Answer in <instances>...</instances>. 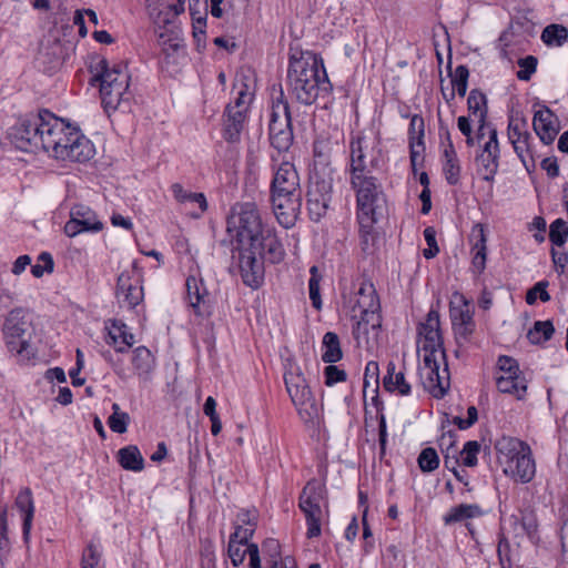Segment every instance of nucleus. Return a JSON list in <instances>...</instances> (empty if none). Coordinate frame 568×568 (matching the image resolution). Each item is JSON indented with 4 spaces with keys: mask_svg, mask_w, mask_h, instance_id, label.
<instances>
[{
    "mask_svg": "<svg viewBox=\"0 0 568 568\" xmlns=\"http://www.w3.org/2000/svg\"><path fill=\"white\" fill-rule=\"evenodd\" d=\"M417 351L422 357L419 375L424 388L435 398L449 389L450 376L440 333L439 313L430 310L418 326Z\"/></svg>",
    "mask_w": 568,
    "mask_h": 568,
    "instance_id": "2",
    "label": "nucleus"
},
{
    "mask_svg": "<svg viewBox=\"0 0 568 568\" xmlns=\"http://www.w3.org/2000/svg\"><path fill=\"white\" fill-rule=\"evenodd\" d=\"M38 262H41L42 264L38 263L36 265L31 266V273L34 277L40 278L43 276L44 272L52 273L54 268V262L52 258V255L48 252H42L38 256Z\"/></svg>",
    "mask_w": 568,
    "mask_h": 568,
    "instance_id": "54",
    "label": "nucleus"
},
{
    "mask_svg": "<svg viewBox=\"0 0 568 568\" xmlns=\"http://www.w3.org/2000/svg\"><path fill=\"white\" fill-rule=\"evenodd\" d=\"M497 368L496 386L498 390L513 395L519 400L523 399L527 392V381L520 372L517 361L506 355L499 356Z\"/></svg>",
    "mask_w": 568,
    "mask_h": 568,
    "instance_id": "14",
    "label": "nucleus"
},
{
    "mask_svg": "<svg viewBox=\"0 0 568 568\" xmlns=\"http://www.w3.org/2000/svg\"><path fill=\"white\" fill-rule=\"evenodd\" d=\"M333 143L329 139L318 138L313 144V168L310 175H317L320 179L333 180L334 169L331 156Z\"/></svg>",
    "mask_w": 568,
    "mask_h": 568,
    "instance_id": "21",
    "label": "nucleus"
},
{
    "mask_svg": "<svg viewBox=\"0 0 568 568\" xmlns=\"http://www.w3.org/2000/svg\"><path fill=\"white\" fill-rule=\"evenodd\" d=\"M186 0H176V3L170 4L169 0H145L150 17L159 26L171 24L173 19L185 10Z\"/></svg>",
    "mask_w": 568,
    "mask_h": 568,
    "instance_id": "22",
    "label": "nucleus"
},
{
    "mask_svg": "<svg viewBox=\"0 0 568 568\" xmlns=\"http://www.w3.org/2000/svg\"><path fill=\"white\" fill-rule=\"evenodd\" d=\"M311 277L308 280V294L312 305L315 310L320 311L322 308V298L320 294V282L322 280V275L320 274L318 267L313 265L310 268Z\"/></svg>",
    "mask_w": 568,
    "mask_h": 568,
    "instance_id": "44",
    "label": "nucleus"
},
{
    "mask_svg": "<svg viewBox=\"0 0 568 568\" xmlns=\"http://www.w3.org/2000/svg\"><path fill=\"white\" fill-rule=\"evenodd\" d=\"M268 136L271 145L280 153L287 152L293 144L292 114L282 90L272 103Z\"/></svg>",
    "mask_w": 568,
    "mask_h": 568,
    "instance_id": "12",
    "label": "nucleus"
},
{
    "mask_svg": "<svg viewBox=\"0 0 568 568\" xmlns=\"http://www.w3.org/2000/svg\"><path fill=\"white\" fill-rule=\"evenodd\" d=\"M263 549H268L271 551V559H270V566L267 568H280V544L275 539H267L263 544Z\"/></svg>",
    "mask_w": 568,
    "mask_h": 568,
    "instance_id": "61",
    "label": "nucleus"
},
{
    "mask_svg": "<svg viewBox=\"0 0 568 568\" xmlns=\"http://www.w3.org/2000/svg\"><path fill=\"white\" fill-rule=\"evenodd\" d=\"M63 230L67 236L74 237L81 233H99L103 230V223L88 205L74 204Z\"/></svg>",
    "mask_w": 568,
    "mask_h": 568,
    "instance_id": "18",
    "label": "nucleus"
},
{
    "mask_svg": "<svg viewBox=\"0 0 568 568\" xmlns=\"http://www.w3.org/2000/svg\"><path fill=\"white\" fill-rule=\"evenodd\" d=\"M499 153L495 150H489V146H484L481 154L476 159L478 165V173L485 181H491L498 171Z\"/></svg>",
    "mask_w": 568,
    "mask_h": 568,
    "instance_id": "35",
    "label": "nucleus"
},
{
    "mask_svg": "<svg viewBox=\"0 0 568 568\" xmlns=\"http://www.w3.org/2000/svg\"><path fill=\"white\" fill-rule=\"evenodd\" d=\"M94 79L100 82V95L106 113L122 110L130 111L133 98L130 91V74L123 64L109 65L105 59H99L95 63Z\"/></svg>",
    "mask_w": 568,
    "mask_h": 568,
    "instance_id": "7",
    "label": "nucleus"
},
{
    "mask_svg": "<svg viewBox=\"0 0 568 568\" xmlns=\"http://www.w3.org/2000/svg\"><path fill=\"white\" fill-rule=\"evenodd\" d=\"M501 532L505 535L513 534L514 537H523L520 532V519L519 515H511L501 521Z\"/></svg>",
    "mask_w": 568,
    "mask_h": 568,
    "instance_id": "60",
    "label": "nucleus"
},
{
    "mask_svg": "<svg viewBox=\"0 0 568 568\" xmlns=\"http://www.w3.org/2000/svg\"><path fill=\"white\" fill-rule=\"evenodd\" d=\"M554 113L547 106L534 114L532 125L536 134L545 144H551L558 133L552 121Z\"/></svg>",
    "mask_w": 568,
    "mask_h": 568,
    "instance_id": "27",
    "label": "nucleus"
},
{
    "mask_svg": "<svg viewBox=\"0 0 568 568\" xmlns=\"http://www.w3.org/2000/svg\"><path fill=\"white\" fill-rule=\"evenodd\" d=\"M159 43L162 45L161 69L169 75L176 74L186 60V48L182 40L168 38L160 33Z\"/></svg>",
    "mask_w": 568,
    "mask_h": 568,
    "instance_id": "20",
    "label": "nucleus"
},
{
    "mask_svg": "<svg viewBox=\"0 0 568 568\" xmlns=\"http://www.w3.org/2000/svg\"><path fill=\"white\" fill-rule=\"evenodd\" d=\"M530 140L531 138H524L511 143L515 153L520 159L527 171L534 170L536 166L530 146Z\"/></svg>",
    "mask_w": 568,
    "mask_h": 568,
    "instance_id": "41",
    "label": "nucleus"
},
{
    "mask_svg": "<svg viewBox=\"0 0 568 568\" xmlns=\"http://www.w3.org/2000/svg\"><path fill=\"white\" fill-rule=\"evenodd\" d=\"M538 60L534 55H527L518 60L520 70L517 72V78L521 81H529L531 75L536 72Z\"/></svg>",
    "mask_w": 568,
    "mask_h": 568,
    "instance_id": "51",
    "label": "nucleus"
},
{
    "mask_svg": "<svg viewBox=\"0 0 568 568\" xmlns=\"http://www.w3.org/2000/svg\"><path fill=\"white\" fill-rule=\"evenodd\" d=\"M193 27V37L196 41L197 49L205 47V28H206V17L204 14H200L199 19L192 23Z\"/></svg>",
    "mask_w": 568,
    "mask_h": 568,
    "instance_id": "58",
    "label": "nucleus"
},
{
    "mask_svg": "<svg viewBox=\"0 0 568 568\" xmlns=\"http://www.w3.org/2000/svg\"><path fill=\"white\" fill-rule=\"evenodd\" d=\"M322 361L324 363L333 364L338 362L342 356L341 343L336 333L327 332L322 341Z\"/></svg>",
    "mask_w": 568,
    "mask_h": 568,
    "instance_id": "37",
    "label": "nucleus"
},
{
    "mask_svg": "<svg viewBox=\"0 0 568 568\" xmlns=\"http://www.w3.org/2000/svg\"><path fill=\"white\" fill-rule=\"evenodd\" d=\"M503 473L521 484L530 483L536 475V462L530 446L516 437L501 436L494 445Z\"/></svg>",
    "mask_w": 568,
    "mask_h": 568,
    "instance_id": "8",
    "label": "nucleus"
},
{
    "mask_svg": "<svg viewBox=\"0 0 568 568\" xmlns=\"http://www.w3.org/2000/svg\"><path fill=\"white\" fill-rule=\"evenodd\" d=\"M423 473H432L439 466V456L433 447L424 448L417 459Z\"/></svg>",
    "mask_w": 568,
    "mask_h": 568,
    "instance_id": "47",
    "label": "nucleus"
},
{
    "mask_svg": "<svg viewBox=\"0 0 568 568\" xmlns=\"http://www.w3.org/2000/svg\"><path fill=\"white\" fill-rule=\"evenodd\" d=\"M483 515L481 508L476 504H460L452 507L443 517L444 524L449 526Z\"/></svg>",
    "mask_w": 568,
    "mask_h": 568,
    "instance_id": "34",
    "label": "nucleus"
},
{
    "mask_svg": "<svg viewBox=\"0 0 568 568\" xmlns=\"http://www.w3.org/2000/svg\"><path fill=\"white\" fill-rule=\"evenodd\" d=\"M113 413L108 418V425L110 429L118 434H123L128 429V424L130 422V417L128 413L120 412L119 404L114 403L112 405Z\"/></svg>",
    "mask_w": 568,
    "mask_h": 568,
    "instance_id": "46",
    "label": "nucleus"
},
{
    "mask_svg": "<svg viewBox=\"0 0 568 568\" xmlns=\"http://www.w3.org/2000/svg\"><path fill=\"white\" fill-rule=\"evenodd\" d=\"M397 392L400 395H408L410 393V385L407 383L403 372L395 375L393 381V393Z\"/></svg>",
    "mask_w": 568,
    "mask_h": 568,
    "instance_id": "64",
    "label": "nucleus"
},
{
    "mask_svg": "<svg viewBox=\"0 0 568 568\" xmlns=\"http://www.w3.org/2000/svg\"><path fill=\"white\" fill-rule=\"evenodd\" d=\"M227 555L234 567H239L243 564L245 556L247 555V545L240 544V541L229 540Z\"/></svg>",
    "mask_w": 568,
    "mask_h": 568,
    "instance_id": "52",
    "label": "nucleus"
},
{
    "mask_svg": "<svg viewBox=\"0 0 568 568\" xmlns=\"http://www.w3.org/2000/svg\"><path fill=\"white\" fill-rule=\"evenodd\" d=\"M408 134H409V144L410 143H424L425 122H424L423 116H420L418 114H414L410 118Z\"/></svg>",
    "mask_w": 568,
    "mask_h": 568,
    "instance_id": "50",
    "label": "nucleus"
},
{
    "mask_svg": "<svg viewBox=\"0 0 568 568\" xmlns=\"http://www.w3.org/2000/svg\"><path fill=\"white\" fill-rule=\"evenodd\" d=\"M554 333L555 327L550 321H537L528 331L527 338L531 344H541L549 341Z\"/></svg>",
    "mask_w": 568,
    "mask_h": 568,
    "instance_id": "40",
    "label": "nucleus"
},
{
    "mask_svg": "<svg viewBox=\"0 0 568 568\" xmlns=\"http://www.w3.org/2000/svg\"><path fill=\"white\" fill-rule=\"evenodd\" d=\"M101 556L100 548L95 544L90 542L83 551L81 568H104Z\"/></svg>",
    "mask_w": 568,
    "mask_h": 568,
    "instance_id": "48",
    "label": "nucleus"
},
{
    "mask_svg": "<svg viewBox=\"0 0 568 568\" xmlns=\"http://www.w3.org/2000/svg\"><path fill=\"white\" fill-rule=\"evenodd\" d=\"M285 250L274 226L268 225L247 246L240 247L239 266L243 283L252 288L264 280V263L277 264L284 260Z\"/></svg>",
    "mask_w": 568,
    "mask_h": 568,
    "instance_id": "4",
    "label": "nucleus"
},
{
    "mask_svg": "<svg viewBox=\"0 0 568 568\" xmlns=\"http://www.w3.org/2000/svg\"><path fill=\"white\" fill-rule=\"evenodd\" d=\"M345 307L353 323V336L378 341L382 316L379 298L372 283L363 282L358 290L345 301Z\"/></svg>",
    "mask_w": 568,
    "mask_h": 568,
    "instance_id": "6",
    "label": "nucleus"
},
{
    "mask_svg": "<svg viewBox=\"0 0 568 568\" xmlns=\"http://www.w3.org/2000/svg\"><path fill=\"white\" fill-rule=\"evenodd\" d=\"M132 364L139 375L149 374L155 365V358L145 346H139L133 352Z\"/></svg>",
    "mask_w": 568,
    "mask_h": 568,
    "instance_id": "38",
    "label": "nucleus"
},
{
    "mask_svg": "<svg viewBox=\"0 0 568 568\" xmlns=\"http://www.w3.org/2000/svg\"><path fill=\"white\" fill-rule=\"evenodd\" d=\"M519 519L520 532H523L524 536L534 538L538 529V521L535 510L531 508L521 509L519 511Z\"/></svg>",
    "mask_w": 568,
    "mask_h": 568,
    "instance_id": "45",
    "label": "nucleus"
},
{
    "mask_svg": "<svg viewBox=\"0 0 568 568\" xmlns=\"http://www.w3.org/2000/svg\"><path fill=\"white\" fill-rule=\"evenodd\" d=\"M507 135L510 143L524 138H531V134L527 131L526 122L515 119L509 120Z\"/></svg>",
    "mask_w": 568,
    "mask_h": 568,
    "instance_id": "53",
    "label": "nucleus"
},
{
    "mask_svg": "<svg viewBox=\"0 0 568 568\" xmlns=\"http://www.w3.org/2000/svg\"><path fill=\"white\" fill-rule=\"evenodd\" d=\"M424 239L428 247L423 250V255L425 258L430 260L439 253V247L436 242V230L433 226H427L424 230Z\"/></svg>",
    "mask_w": 568,
    "mask_h": 568,
    "instance_id": "57",
    "label": "nucleus"
},
{
    "mask_svg": "<svg viewBox=\"0 0 568 568\" xmlns=\"http://www.w3.org/2000/svg\"><path fill=\"white\" fill-rule=\"evenodd\" d=\"M246 122V114L241 111L225 108L223 114V138L229 143H236L241 140L242 131Z\"/></svg>",
    "mask_w": 568,
    "mask_h": 568,
    "instance_id": "26",
    "label": "nucleus"
},
{
    "mask_svg": "<svg viewBox=\"0 0 568 568\" xmlns=\"http://www.w3.org/2000/svg\"><path fill=\"white\" fill-rule=\"evenodd\" d=\"M480 450V445L476 440H469L464 445L460 452L463 464L467 467H474L477 465V455Z\"/></svg>",
    "mask_w": 568,
    "mask_h": 568,
    "instance_id": "55",
    "label": "nucleus"
},
{
    "mask_svg": "<svg viewBox=\"0 0 568 568\" xmlns=\"http://www.w3.org/2000/svg\"><path fill=\"white\" fill-rule=\"evenodd\" d=\"M30 326L31 322L24 308L17 307L9 312L2 327L9 351L21 354L28 348L29 339L27 335Z\"/></svg>",
    "mask_w": 568,
    "mask_h": 568,
    "instance_id": "16",
    "label": "nucleus"
},
{
    "mask_svg": "<svg viewBox=\"0 0 568 568\" xmlns=\"http://www.w3.org/2000/svg\"><path fill=\"white\" fill-rule=\"evenodd\" d=\"M298 507L306 521V537L316 538L322 534V524L327 516V490L323 483L311 479L298 497Z\"/></svg>",
    "mask_w": 568,
    "mask_h": 568,
    "instance_id": "10",
    "label": "nucleus"
},
{
    "mask_svg": "<svg viewBox=\"0 0 568 568\" xmlns=\"http://www.w3.org/2000/svg\"><path fill=\"white\" fill-rule=\"evenodd\" d=\"M473 235L476 237V242L471 247V265L477 274H481L487 261V237L483 225L477 224L473 230Z\"/></svg>",
    "mask_w": 568,
    "mask_h": 568,
    "instance_id": "31",
    "label": "nucleus"
},
{
    "mask_svg": "<svg viewBox=\"0 0 568 568\" xmlns=\"http://www.w3.org/2000/svg\"><path fill=\"white\" fill-rule=\"evenodd\" d=\"M257 511L255 509H241L236 516L239 525L254 529L257 525Z\"/></svg>",
    "mask_w": 568,
    "mask_h": 568,
    "instance_id": "62",
    "label": "nucleus"
},
{
    "mask_svg": "<svg viewBox=\"0 0 568 568\" xmlns=\"http://www.w3.org/2000/svg\"><path fill=\"white\" fill-rule=\"evenodd\" d=\"M118 463L125 470L142 471L144 469V458L135 445H129L119 449Z\"/></svg>",
    "mask_w": 568,
    "mask_h": 568,
    "instance_id": "33",
    "label": "nucleus"
},
{
    "mask_svg": "<svg viewBox=\"0 0 568 568\" xmlns=\"http://www.w3.org/2000/svg\"><path fill=\"white\" fill-rule=\"evenodd\" d=\"M548 282L547 281H540L536 283L526 294V302L529 305H532L536 303L537 297L540 298L541 302H548L550 301V295L547 292Z\"/></svg>",
    "mask_w": 568,
    "mask_h": 568,
    "instance_id": "56",
    "label": "nucleus"
},
{
    "mask_svg": "<svg viewBox=\"0 0 568 568\" xmlns=\"http://www.w3.org/2000/svg\"><path fill=\"white\" fill-rule=\"evenodd\" d=\"M333 180L310 175L307 190V210L312 221L318 222L326 215L332 201Z\"/></svg>",
    "mask_w": 568,
    "mask_h": 568,
    "instance_id": "17",
    "label": "nucleus"
},
{
    "mask_svg": "<svg viewBox=\"0 0 568 568\" xmlns=\"http://www.w3.org/2000/svg\"><path fill=\"white\" fill-rule=\"evenodd\" d=\"M373 144L372 139H368L362 132L352 135L349 143L351 156V173L366 172V156L367 151Z\"/></svg>",
    "mask_w": 568,
    "mask_h": 568,
    "instance_id": "25",
    "label": "nucleus"
},
{
    "mask_svg": "<svg viewBox=\"0 0 568 568\" xmlns=\"http://www.w3.org/2000/svg\"><path fill=\"white\" fill-rule=\"evenodd\" d=\"M185 286L187 301L194 313L199 316L209 315L211 313V305L203 281L195 276H189Z\"/></svg>",
    "mask_w": 568,
    "mask_h": 568,
    "instance_id": "23",
    "label": "nucleus"
},
{
    "mask_svg": "<svg viewBox=\"0 0 568 568\" xmlns=\"http://www.w3.org/2000/svg\"><path fill=\"white\" fill-rule=\"evenodd\" d=\"M325 384L332 386L336 383L346 381V372L338 366L328 365L324 368Z\"/></svg>",
    "mask_w": 568,
    "mask_h": 568,
    "instance_id": "59",
    "label": "nucleus"
},
{
    "mask_svg": "<svg viewBox=\"0 0 568 568\" xmlns=\"http://www.w3.org/2000/svg\"><path fill=\"white\" fill-rule=\"evenodd\" d=\"M287 91L297 102L311 105L332 91L323 59L312 52L290 58Z\"/></svg>",
    "mask_w": 568,
    "mask_h": 568,
    "instance_id": "3",
    "label": "nucleus"
},
{
    "mask_svg": "<svg viewBox=\"0 0 568 568\" xmlns=\"http://www.w3.org/2000/svg\"><path fill=\"white\" fill-rule=\"evenodd\" d=\"M467 106L468 111L478 123V138L480 139L485 135L488 112L486 95L478 89H473L467 99Z\"/></svg>",
    "mask_w": 568,
    "mask_h": 568,
    "instance_id": "28",
    "label": "nucleus"
},
{
    "mask_svg": "<svg viewBox=\"0 0 568 568\" xmlns=\"http://www.w3.org/2000/svg\"><path fill=\"white\" fill-rule=\"evenodd\" d=\"M141 274L135 270L124 271L118 277L116 298L121 306L134 308L143 301Z\"/></svg>",
    "mask_w": 568,
    "mask_h": 568,
    "instance_id": "19",
    "label": "nucleus"
},
{
    "mask_svg": "<svg viewBox=\"0 0 568 568\" xmlns=\"http://www.w3.org/2000/svg\"><path fill=\"white\" fill-rule=\"evenodd\" d=\"M267 226L268 224L262 222L260 211L253 202L234 205L227 219V232L241 247L250 244Z\"/></svg>",
    "mask_w": 568,
    "mask_h": 568,
    "instance_id": "11",
    "label": "nucleus"
},
{
    "mask_svg": "<svg viewBox=\"0 0 568 568\" xmlns=\"http://www.w3.org/2000/svg\"><path fill=\"white\" fill-rule=\"evenodd\" d=\"M446 139L448 145L444 150L445 162L443 165V171L446 178V181L449 185H456L460 179V165L458 162V158L454 148V144L450 140L449 131L446 130Z\"/></svg>",
    "mask_w": 568,
    "mask_h": 568,
    "instance_id": "32",
    "label": "nucleus"
},
{
    "mask_svg": "<svg viewBox=\"0 0 568 568\" xmlns=\"http://www.w3.org/2000/svg\"><path fill=\"white\" fill-rule=\"evenodd\" d=\"M286 390L300 414L314 418L318 415V406L300 367H291L284 374Z\"/></svg>",
    "mask_w": 568,
    "mask_h": 568,
    "instance_id": "13",
    "label": "nucleus"
},
{
    "mask_svg": "<svg viewBox=\"0 0 568 568\" xmlns=\"http://www.w3.org/2000/svg\"><path fill=\"white\" fill-rule=\"evenodd\" d=\"M352 186L357 197V220L361 230L369 229L387 214L385 200L379 193L375 179L366 172L354 173L351 178Z\"/></svg>",
    "mask_w": 568,
    "mask_h": 568,
    "instance_id": "9",
    "label": "nucleus"
},
{
    "mask_svg": "<svg viewBox=\"0 0 568 568\" xmlns=\"http://www.w3.org/2000/svg\"><path fill=\"white\" fill-rule=\"evenodd\" d=\"M170 190L173 194L174 200L178 203L197 204L201 213H204L207 210V201L203 193L190 192V191L185 190L181 183H173L170 186Z\"/></svg>",
    "mask_w": 568,
    "mask_h": 568,
    "instance_id": "36",
    "label": "nucleus"
},
{
    "mask_svg": "<svg viewBox=\"0 0 568 568\" xmlns=\"http://www.w3.org/2000/svg\"><path fill=\"white\" fill-rule=\"evenodd\" d=\"M274 215L284 229L295 225L302 206V189L295 165L283 161L275 170L270 186Z\"/></svg>",
    "mask_w": 568,
    "mask_h": 568,
    "instance_id": "5",
    "label": "nucleus"
},
{
    "mask_svg": "<svg viewBox=\"0 0 568 568\" xmlns=\"http://www.w3.org/2000/svg\"><path fill=\"white\" fill-rule=\"evenodd\" d=\"M233 89L236 90L237 97L235 98L234 103L227 104L226 108H231L233 111L237 110L246 114L252 100V94L248 92V85L244 82V79H240L237 77L233 84Z\"/></svg>",
    "mask_w": 568,
    "mask_h": 568,
    "instance_id": "39",
    "label": "nucleus"
},
{
    "mask_svg": "<svg viewBox=\"0 0 568 568\" xmlns=\"http://www.w3.org/2000/svg\"><path fill=\"white\" fill-rule=\"evenodd\" d=\"M16 507L22 515V532L23 538L27 541L32 527V520L34 515V504L32 493L29 488L19 491L16 498Z\"/></svg>",
    "mask_w": 568,
    "mask_h": 568,
    "instance_id": "30",
    "label": "nucleus"
},
{
    "mask_svg": "<svg viewBox=\"0 0 568 568\" xmlns=\"http://www.w3.org/2000/svg\"><path fill=\"white\" fill-rule=\"evenodd\" d=\"M255 529L236 525L234 532L230 536V539L240 541V544L250 545L248 540L253 537Z\"/></svg>",
    "mask_w": 568,
    "mask_h": 568,
    "instance_id": "63",
    "label": "nucleus"
},
{
    "mask_svg": "<svg viewBox=\"0 0 568 568\" xmlns=\"http://www.w3.org/2000/svg\"><path fill=\"white\" fill-rule=\"evenodd\" d=\"M106 328L109 331L106 343L112 345L116 352L124 353L134 344V335L129 332L126 324L123 322L114 320L111 326Z\"/></svg>",
    "mask_w": 568,
    "mask_h": 568,
    "instance_id": "29",
    "label": "nucleus"
},
{
    "mask_svg": "<svg viewBox=\"0 0 568 568\" xmlns=\"http://www.w3.org/2000/svg\"><path fill=\"white\" fill-rule=\"evenodd\" d=\"M568 38V30L561 24H550L541 33L542 41L548 45L560 47Z\"/></svg>",
    "mask_w": 568,
    "mask_h": 568,
    "instance_id": "42",
    "label": "nucleus"
},
{
    "mask_svg": "<svg viewBox=\"0 0 568 568\" xmlns=\"http://www.w3.org/2000/svg\"><path fill=\"white\" fill-rule=\"evenodd\" d=\"M372 386V392L375 394L372 397V404L376 408V417L378 419V442H379V459L381 462H384L386 466L390 465V460L387 458V442H388V434H387V422L386 416L383 413L384 406L383 403L379 400L377 390H378V364L376 362H369L366 365L365 368V376H364V395H367L368 388Z\"/></svg>",
    "mask_w": 568,
    "mask_h": 568,
    "instance_id": "15",
    "label": "nucleus"
},
{
    "mask_svg": "<svg viewBox=\"0 0 568 568\" xmlns=\"http://www.w3.org/2000/svg\"><path fill=\"white\" fill-rule=\"evenodd\" d=\"M452 324L456 339L459 344L467 342L475 331L473 312L468 304L450 310Z\"/></svg>",
    "mask_w": 568,
    "mask_h": 568,
    "instance_id": "24",
    "label": "nucleus"
},
{
    "mask_svg": "<svg viewBox=\"0 0 568 568\" xmlns=\"http://www.w3.org/2000/svg\"><path fill=\"white\" fill-rule=\"evenodd\" d=\"M568 239L567 223L561 220H555L549 227V240L556 246H562Z\"/></svg>",
    "mask_w": 568,
    "mask_h": 568,
    "instance_id": "49",
    "label": "nucleus"
},
{
    "mask_svg": "<svg viewBox=\"0 0 568 568\" xmlns=\"http://www.w3.org/2000/svg\"><path fill=\"white\" fill-rule=\"evenodd\" d=\"M449 77L452 78V89H454L455 93L462 98L465 97L469 78L468 68L464 64H460L455 69L454 72H449Z\"/></svg>",
    "mask_w": 568,
    "mask_h": 568,
    "instance_id": "43",
    "label": "nucleus"
},
{
    "mask_svg": "<svg viewBox=\"0 0 568 568\" xmlns=\"http://www.w3.org/2000/svg\"><path fill=\"white\" fill-rule=\"evenodd\" d=\"M12 143L23 152L43 151L49 156L84 163L95 153L92 142L80 131L49 110L20 121L12 130Z\"/></svg>",
    "mask_w": 568,
    "mask_h": 568,
    "instance_id": "1",
    "label": "nucleus"
}]
</instances>
